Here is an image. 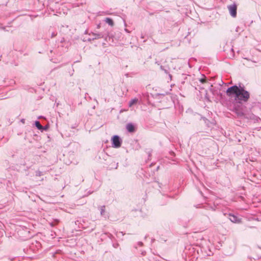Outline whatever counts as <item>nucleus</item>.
<instances>
[{
  "label": "nucleus",
  "instance_id": "obj_15",
  "mask_svg": "<svg viewBox=\"0 0 261 261\" xmlns=\"http://www.w3.org/2000/svg\"><path fill=\"white\" fill-rule=\"evenodd\" d=\"M47 126H45V127H44V130L46 129H47Z\"/></svg>",
  "mask_w": 261,
  "mask_h": 261
},
{
  "label": "nucleus",
  "instance_id": "obj_4",
  "mask_svg": "<svg viewBox=\"0 0 261 261\" xmlns=\"http://www.w3.org/2000/svg\"><path fill=\"white\" fill-rule=\"evenodd\" d=\"M229 219L233 223H239L241 222V219L234 215L229 214Z\"/></svg>",
  "mask_w": 261,
  "mask_h": 261
},
{
  "label": "nucleus",
  "instance_id": "obj_3",
  "mask_svg": "<svg viewBox=\"0 0 261 261\" xmlns=\"http://www.w3.org/2000/svg\"><path fill=\"white\" fill-rule=\"evenodd\" d=\"M227 7L230 15L232 17H236L237 16V5L236 4H233L228 6Z\"/></svg>",
  "mask_w": 261,
  "mask_h": 261
},
{
  "label": "nucleus",
  "instance_id": "obj_8",
  "mask_svg": "<svg viewBox=\"0 0 261 261\" xmlns=\"http://www.w3.org/2000/svg\"><path fill=\"white\" fill-rule=\"evenodd\" d=\"M138 101V98H134L129 101V103H128V106L129 107H131L134 105L136 104Z\"/></svg>",
  "mask_w": 261,
  "mask_h": 261
},
{
  "label": "nucleus",
  "instance_id": "obj_11",
  "mask_svg": "<svg viewBox=\"0 0 261 261\" xmlns=\"http://www.w3.org/2000/svg\"><path fill=\"white\" fill-rule=\"evenodd\" d=\"M200 81L202 83H204L205 82V80L204 79H201L200 80Z\"/></svg>",
  "mask_w": 261,
  "mask_h": 261
},
{
  "label": "nucleus",
  "instance_id": "obj_6",
  "mask_svg": "<svg viewBox=\"0 0 261 261\" xmlns=\"http://www.w3.org/2000/svg\"><path fill=\"white\" fill-rule=\"evenodd\" d=\"M92 35L93 36V39H97L99 38H102L103 37V35L102 33H92Z\"/></svg>",
  "mask_w": 261,
  "mask_h": 261
},
{
  "label": "nucleus",
  "instance_id": "obj_13",
  "mask_svg": "<svg viewBox=\"0 0 261 261\" xmlns=\"http://www.w3.org/2000/svg\"><path fill=\"white\" fill-rule=\"evenodd\" d=\"M125 31L126 32L128 33H129V31L127 29H125Z\"/></svg>",
  "mask_w": 261,
  "mask_h": 261
},
{
  "label": "nucleus",
  "instance_id": "obj_14",
  "mask_svg": "<svg viewBox=\"0 0 261 261\" xmlns=\"http://www.w3.org/2000/svg\"><path fill=\"white\" fill-rule=\"evenodd\" d=\"M100 27V24H98L97 26V29H99Z\"/></svg>",
  "mask_w": 261,
  "mask_h": 261
},
{
  "label": "nucleus",
  "instance_id": "obj_16",
  "mask_svg": "<svg viewBox=\"0 0 261 261\" xmlns=\"http://www.w3.org/2000/svg\"><path fill=\"white\" fill-rule=\"evenodd\" d=\"M169 76L170 78L171 77V75L170 74H169Z\"/></svg>",
  "mask_w": 261,
  "mask_h": 261
},
{
  "label": "nucleus",
  "instance_id": "obj_1",
  "mask_svg": "<svg viewBox=\"0 0 261 261\" xmlns=\"http://www.w3.org/2000/svg\"><path fill=\"white\" fill-rule=\"evenodd\" d=\"M226 93L228 96L234 97L235 99L244 102L247 101L250 97L249 93L244 89V87H238L237 85L228 88Z\"/></svg>",
  "mask_w": 261,
  "mask_h": 261
},
{
  "label": "nucleus",
  "instance_id": "obj_10",
  "mask_svg": "<svg viewBox=\"0 0 261 261\" xmlns=\"http://www.w3.org/2000/svg\"><path fill=\"white\" fill-rule=\"evenodd\" d=\"M100 214L101 215L103 216L105 214V206L103 205L100 207Z\"/></svg>",
  "mask_w": 261,
  "mask_h": 261
},
{
  "label": "nucleus",
  "instance_id": "obj_9",
  "mask_svg": "<svg viewBox=\"0 0 261 261\" xmlns=\"http://www.w3.org/2000/svg\"><path fill=\"white\" fill-rule=\"evenodd\" d=\"M35 125L37 127V128L40 130H44V127L42 126L41 124L40 123L39 121H35Z\"/></svg>",
  "mask_w": 261,
  "mask_h": 261
},
{
  "label": "nucleus",
  "instance_id": "obj_12",
  "mask_svg": "<svg viewBox=\"0 0 261 261\" xmlns=\"http://www.w3.org/2000/svg\"><path fill=\"white\" fill-rule=\"evenodd\" d=\"M160 68H161V69L162 70H164L166 73H167V71H166V70L164 69L163 68V67L162 66H161Z\"/></svg>",
  "mask_w": 261,
  "mask_h": 261
},
{
  "label": "nucleus",
  "instance_id": "obj_7",
  "mask_svg": "<svg viewBox=\"0 0 261 261\" xmlns=\"http://www.w3.org/2000/svg\"><path fill=\"white\" fill-rule=\"evenodd\" d=\"M105 22L108 23L109 25L112 27L114 25L113 20L110 18H106L104 20Z\"/></svg>",
  "mask_w": 261,
  "mask_h": 261
},
{
  "label": "nucleus",
  "instance_id": "obj_2",
  "mask_svg": "<svg viewBox=\"0 0 261 261\" xmlns=\"http://www.w3.org/2000/svg\"><path fill=\"white\" fill-rule=\"evenodd\" d=\"M112 147L114 148H119L121 145L122 141L120 137L117 135H115L112 139Z\"/></svg>",
  "mask_w": 261,
  "mask_h": 261
},
{
  "label": "nucleus",
  "instance_id": "obj_5",
  "mask_svg": "<svg viewBox=\"0 0 261 261\" xmlns=\"http://www.w3.org/2000/svg\"><path fill=\"white\" fill-rule=\"evenodd\" d=\"M126 129L128 130V132L130 133L134 132L135 130L134 126L132 123H128L127 124Z\"/></svg>",
  "mask_w": 261,
  "mask_h": 261
}]
</instances>
